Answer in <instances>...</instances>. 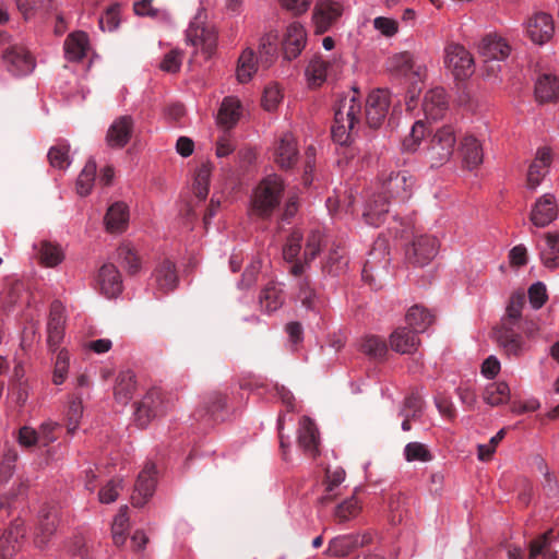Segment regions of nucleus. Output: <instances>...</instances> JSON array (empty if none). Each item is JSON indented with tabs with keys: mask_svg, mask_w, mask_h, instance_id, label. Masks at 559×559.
Returning a JSON list of instances; mask_svg holds the SVG:
<instances>
[{
	"mask_svg": "<svg viewBox=\"0 0 559 559\" xmlns=\"http://www.w3.org/2000/svg\"><path fill=\"white\" fill-rule=\"evenodd\" d=\"M257 72V59L251 49H246L238 59L237 79L240 83H247Z\"/></svg>",
	"mask_w": 559,
	"mask_h": 559,
	"instance_id": "obj_46",
	"label": "nucleus"
},
{
	"mask_svg": "<svg viewBox=\"0 0 559 559\" xmlns=\"http://www.w3.org/2000/svg\"><path fill=\"white\" fill-rule=\"evenodd\" d=\"M550 534L551 531L546 532L530 543L528 559H535L537 556H543L545 559H556V555L548 547Z\"/></svg>",
	"mask_w": 559,
	"mask_h": 559,
	"instance_id": "obj_55",
	"label": "nucleus"
},
{
	"mask_svg": "<svg viewBox=\"0 0 559 559\" xmlns=\"http://www.w3.org/2000/svg\"><path fill=\"white\" fill-rule=\"evenodd\" d=\"M343 7L332 0H319L313 8L312 22L316 33L323 34L341 17Z\"/></svg>",
	"mask_w": 559,
	"mask_h": 559,
	"instance_id": "obj_9",
	"label": "nucleus"
},
{
	"mask_svg": "<svg viewBox=\"0 0 559 559\" xmlns=\"http://www.w3.org/2000/svg\"><path fill=\"white\" fill-rule=\"evenodd\" d=\"M550 162V151L546 147L539 148L527 171L526 183L530 189L534 190L539 186L543 178L547 174Z\"/></svg>",
	"mask_w": 559,
	"mask_h": 559,
	"instance_id": "obj_26",
	"label": "nucleus"
},
{
	"mask_svg": "<svg viewBox=\"0 0 559 559\" xmlns=\"http://www.w3.org/2000/svg\"><path fill=\"white\" fill-rule=\"evenodd\" d=\"M211 173L212 165L209 162L202 163L195 171L193 192L200 201L205 200L209 194Z\"/></svg>",
	"mask_w": 559,
	"mask_h": 559,
	"instance_id": "obj_45",
	"label": "nucleus"
},
{
	"mask_svg": "<svg viewBox=\"0 0 559 559\" xmlns=\"http://www.w3.org/2000/svg\"><path fill=\"white\" fill-rule=\"evenodd\" d=\"M448 110V98L442 87H436L425 94L423 111L427 119L438 120Z\"/></svg>",
	"mask_w": 559,
	"mask_h": 559,
	"instance_id": "obj_23",
	"label": "nucleus"
},
{
	"mask_svg": "<svg viewBox=\"0 0 559 559\" xmlns=\"http://www.w3.org/2000/svg\"><path fill=\"white\" fill-rule=\"evenodd\" d=\"M3 61L13 75H26L35 68V60L23 46H10L3 50Z\"/></svg>",
	"mask_w": 559,
	"mask_h": 559,
	"instance_id": "obj_10",
	"label": "nucleus"
},
{
	"mask_svg": "<svg viewBox=\"0 0 559 559\" xmlns=\"http://www.w3.org/2000/svg\"><path fill=\"white\" fill-rule=\"evenodd\" d=\"M106 229L110 233L123 231L129 222V209L124 202L118 201L109 206L105 215Z\"/></svg>",
	"mask_w": 559,
	"mask_h": 559,
	"instance_id": "obj_31",
	"label": "nucleus"
},
{
	"mask_svg": "<svg viewBox=\"0 0 559 559\" xmlns=\"http://www.w3.org/2000/svg\"><path fill=\"white\" fill-rule=\"evenodd\" d=\"M337 68L336 61L323 60L321 56H314L307 69L306 75L311 86H320L326 78Z\"/></svg>",
	"mask_w": 559,
	"mask_h": 559,
	"instance_id": "obj_30",
	"label": "nucleus"
},
{
	"mask_svg": "<svg viewBox=\"0 0 559 559\" xmlns=\"http://www.w3.org/2000/svg\"><path fill=\"white\" fill-rule=\"evenodd\" d=\"M414 179L407 171L391 173L382 183L380 194L405 202L411 198Z\"/></svg>",
	"mask_w": 559,
	"mask_h": 559,
	"instance_id": "obj_8",
	"label": "nucleus"
},
{
	"mask_svg": "<svg viewBox=\"0 0 559 559\" xmlns=\"http://www.w3.org/2000/svg\"><path fill=\"white\" fill-rule=\"evenodd\" d=\"M406 322L415 332H424L433 322V316L421 306L415 305L406 313Z\"/></svg>",
	"mask_w": 559,
	"mask_h": 559,
	"instance_id": "obj_42",
	"label": "nucleus"
},
{
	"mask_svg": "<svg viewBox=\"0 0 559 559\" xmlns=\"http://www.w3.org/2000/svg\"><path fill=\"white\" fill-rule=\"evenodd\" d=\"M388 213V197L378 193L366 203L362 217L368 225L378 227L385 221Z\"/></svg>",
	"mask_w": 559,
	"mask_h": 559,
	"instance_id": "obj_25",
	"label": "nucleus"
},
{
	"mask_svg": "<svg viewBox=\"0 0 559 559\" xmlns=\"http://www.w3.org/2000/svg\"><path fill=\"white\" fill-rule=\"evenodd\" d=\"M361 350L371 358L382 359L386 355L388 346L383 338L374 335L365 337L360 346Z\"/></svg>",
	"mask_w": 559,
	"mask_h": 559,
	"instance_id": "obj_53",
	"label": "nucleus"
},
{
	"mask_svg": "<svg viewBox=\"0 0 559 559\" xmlns=\"http://www.w3.org/2000/svg\"><path fill=\"white\" fill-rule=\"evenodd\" d=\"M389 246L385 238L379 237L369 252L361 275L365 281H371V273L378 269H384L389 263Z\"/></svg>",
	"mask_w": 559,
	"mask_h": 559,
	"instance_id": "obj_22",
	"label": "nucleus"
},
{
	"mask_svg": "<svg viewBox=\"0 0 559 559\" xmlns=\"http://www.w3.org/2000/svg\"><path fill=\"white\" fill-rule=\"evenodd\" d=\"M99 292L108 298L117 297L122 292V280L119 270L112 263H105L97 274Z\"/></svg>",
	"mask_w": 559,
	"mask_h": 559,
	"instance_id": "obj_17",
	"label": "nucleus"
},
{
	"mask_svg": "<svg viewBox=\"0 0 559 559\" xmlns=\"http://www.w3.org/2000/svg\"><path fill=\"white\" fill-rule=\"evenodd\" d=\"M70 145L66 142L58 143L50 147L48 160L55 168L64 169L70 165L69 158Z\"/></svg>",
	"mask_w": 559,
	"mask_h": 559,
	"instance_id": "obj_54",
	"label": "nucleus"
},
{
	"mask_svg": "<svg viewBox=\"0 0 559 559\" xmlns=\"http://www.w3.org/2000/svg\"><path fill=\"white\" fill-rule=\"evenodd\" d=\"M136 389L135 374L131 370L120 371L114 388L115 400L126 405L133 396Z\"/></svg>",
	"mask_w": 559,
	"mask_h": 559,
	"instance_id": "obj_34",
	"label": "nucleus"
},
{
	"mask_svg": "<svg viewBox=\"0 0 559 559\" xmlns=\"http://www.w3.org/2000/svg\"><path fill=\"white\" fill-rule=\"evenodd\" d=\"M64 309L60 301L55 300L50 305L47 322V345L51 352L58 350L64 337Z\"/></svg>",
	"mask_w": 559,
	"mask_h": 559,
	"instance_id": "obj_13",
	"label": "nucleus"
},
{
	"mask_svg": "<svg viewBox=\"0 0 559 559\" xmlns=\"http://www.w3.org/2000/svg\"><path fill=\"white\" fill-rule=\"evenodd\" d=\"M345 479V471L341 467L335 468L334 471L326 469L325 473V495L320 498V503L325 504L331 502L336 493L334 492L335 488L342 484Z\"/></svg>",
	"mask_w": 559,
	"mask_h": 559,
	"instance_id": "obj_52",
	"label": "nucleus"
},
{
	"mask_svg": "<svg viewBox=\"0 0 559 559\" xmlns=\"http://www.w3.org/2000/svg\"><path fill=\"white\" fill-rule=\"evenodd\" d=\"M241 115V104L236 97H225L217 114V123L226 130L236 126Z\"/></svg>",
	"mask_w": 559,
	"mask_h": 559,
	"instance_id": "obj_33",
	"label": "nucleus"
},
{
	"mask_svg": "<svg viewBox=\"0 0 559 559\" xmlns=\"http://www.w3.org/2000/svg\"><path fill=\"white\" fill-rule=\"evenodd\" d=\"M134 121L131 116H120L109 126L106 133V143L111 148L124 147L132 138Z\"/></svg>",
	"mask_w": 559,
	"mask_h": 559,
	"instance_id": "obj_15",
	"label": "nucleus"
},
{
	"mask_svg": "<svg viewBox=\"0 0 559 559\" xmlns=\"http://www.w3.org/2000/svg\"><path fill=\"white\" fill-rule=\"evenodd\" d=\"M261 270V261L259 259L253 260L245 270L241 280L239 282V287L242 289H248L252 287L257 280Z\"/></svg>",
	"mask_w": 559,
	"mask_h": 559,
	"instance_id": "obj_63",
	"label": "nucleus"
},
{
	"mask_svg": "<svg viewBox=\"0 0 559 559\" xmlns=\"http://www.w3.org/2000/svg\"><path fill=\"white\" fill-rule=\"evenodd\" d=\"M302 234L299 230H294L287 238L283 248V257L286 261H295L301 250Z\"/></svg>",
	"mask_w": 559,
	"mask_h": 559,
	"instance_id": "obj_59",
	"label": "nucleus"
},
{
	"mask_svg": "<svg viewBox=\"0 0 559 559\" xmlns=\"http://www.w3.org/2000/svg\"><path fill=\"white\" fill-rule=\"evenodd\" d=\"M360 124V93L354 87L335 105L334 123L331 130L333 140L341 145L349 144L358 132Z\"/></svg>",
	"mask_w": 559,
	"mask_h": 559,
	"instance_id": "obj_1",
	"label": "nucleus"
},
{
	"mask_svg": "<svg viewBox=\"0 0 559 559\" xmlns=\"http://www.w3.org/2000/svg\"><path fill=\"white\" fill-rule=\"evenodd\" d=\"M535 96L539 103L556 102L559 98V81L550 74L542 75L535 85Z\"/></svg>",
	"mask_w": 559,
	"mask_h": 559,
	"instance_id": "obj_38",
	"label": "nucleus"
},
{
	"mask_svg": "<svg viewBox=\"0 0 559 559\" xmlns=\"http://www.w3.org/2000/svg\"><path fill=\"white\" fill-rule=\"evenodd\" d=\"M34 249L36 250V255L39 262L47 267H53L63 260V252L61 248L47 240H43L38 245H34Z\"/></svg>",
	"mask_w": 559,
	"mask_h": 559,
	"instance_id": "obj_39",
	"label": "nucleus"
},
{
	"mask_svg": "<svg viewBox=\"0 0 559 559\" xmlns=\"http://www.w3.org/2000/svg\"><path fill=\"white\" fill-rule=\"evenodd\" d=\"M558 216V206L556 202V198L546 193L538 198L536 202L533 204L530 219L536 227H546L550 223H552Z\"/></svg>",
	"mask_w": 559,
	"mask_h": 559,
	"instance_id": "obj_16",
	"label": "nucleus"
},
{
	"mask_svg": "<svg viewBox=\"0 0 559 559\" xmlns=\"http://www.w3.org/2000/svg\"><path fill=\"white\" fill-rule=\"evenodd\" d=\"M417 333L407 328H397L390 336L391 348L400 354H413L420 344Z\"/></svg>",
	"mask_w": 559,
	"mask_h": 559,
	"instance_id": "obj_28",
	"label": "nucleus"
},
{
	"mask_svg": "<svg viewBox=\"0 0 559 559\" xmlns=\"http://www.w3.org/2000/svg\"><path fill=\"white\" fill-rule=\"evenodd\" d=\"M524 305L525 294L523 292L513 293L507 306V314L502 320V324L514 326L521 319V313Z\"/></svg>",
	"mask_w": 559,
	"mask_h": 559,
	"instance_id": "obj_48",
	"label": "nucleus"
},
{
	"mask_svg": "<svg viewBox=\"0 0 559 559\" xmlns=\"http://www.w3.org/2000/svg\"><path fill=\"white\" fill-rule=\"evenodd\" d=\"M455 144V132L451 126L438 129L430 138L425 151L431 167H440L448 163L454 153Z\"/></svg>",
	"mask_w": 559,
	"mask_h": 559,
	"instance_id": "obj_3",
	"label": "nucleus"
},
{
	"mask_svg": "<svg viewBox=\"0 0 559 559\" xmlns=\"http://www.w3.org/2000/svg\"><path fill=\"white\" fill-rule=\"evenodd\" d=\"M348 265L346 250L341 246H334L329 251L322 263V272L332 276L344 273Z\"/></svg>",
	"mask_w": 559,
	"mask_h": 559,
	"instance_id": "obj_35",
	"label": "nucleus"
},
{
	"mask_svg": "<svg viewBox=\"0 0 559 559\" xmlns=\"http://www.w3.org/2000/svg\"><path fill=\"white\" fill-rule=\"evenodd\" d=\"M527 37L537 45L547 43L554 35L552 17L544 12L535 13L525 23Z\"/></svg>",
	"mask_w": 559,
	"mask_h": 559,
	"instance_id": "obj_14",
	"label": "nucleus"
},
{
	"mask_svg": "<svg viewBox=\"0 0 559 559\" xmlns=\"http://www.w3.org/2000/svg\"><path fill=\"white\" fill-rule=\"evenodd\" d=\"M299 158L296 138L290 132L283 133L274 143V160L281 169H292Z\"/></svg>",
	"mask_w": 559,
	"mask_h": 559,
	"instance_id": "obj_11",
	"label": "nucleus"
},
{
	"mask_svg": "<svg viewBox=\"0 0 559 559\" xmlns=\"http://www.w3.org/2000/svg\"><path fill=\"white\" fill-rule=\"evenodd\" d=\"M276 37L267 35L263 37L259 47L260 62L263 67L269 68L276 58Z\"/></svg>",
	"mask_w": 559,
	"mask_h": 559,
	"instance_id": "obj_57",
	"label": "nucleus"
},
{
	"mask_svg": "<svg viewBox=\"0 0 559 559\" xmlns=\"http://www.w3.org/2000/svg\"><path fill=\"white\" fill-rule=\"evenodd\" d=\"M495 338L499 346L509 356H520L523 352V342L519 333L513 330L512 325H503L497 328L493 332Z\"/></svg>",
	"mask_w": 559,
	"mask_h": 559,
	"instance_id": "obj_24",
	"label": "nucleus"
},
{
	"mask_svg": "<svg viewBox=\"0 0 559 559\" xmlns=\"http://www.w3.org/2000/svg\"><path fill=\"white\" fill-rule=\"evenodd\" d=\"M361 510L360 502L356 495L337 504L334 510V519L337 523H345L356 518Z\"/></svg>",
	"mask_w": 559,
	"mask_h": 559,
	"instance_id": "obj_49",
	"label": "nucleus"
},
{
	"mask_svg": "<svg viewBox=\"0 0 559 559\" xmlns=\"http://www.w3.org/2000/svg\"><path fill=\"white\" fill-rule=\"evenodd\" d=\"M298 444L310 456L314 457L319 453V432L316 424L308 417L300 421Z\"/></svg>",
	"mask_w": 559,
	"mask_h": 559,
	"instance_id": "obj_27",
	"label": "nucleus"
},
{
	"mask_svg": "<svg viewBox=\"0 0 559 559\" xmlns=\"http://www.w3.org/2000/svg\"><path fill=\"white\" fill-rule=\"evenodd\" d=\"M547 298L546 286L542 282H537L528 288V299L534 309L542 308Z\"/></svg>",
	"mask_w": 559,
	"mask_h": 559,
	"instance_id": "obj_64",
	"label": "nucleus"
},
{
	"mask_svg": "<svg viewBox=\"0 0 559 559\" xmlns=\"http://www.w3.org/2000/svg\"><path fill=\"white\" fill-rule=\"evenodd\" d=\"M87 49L88 36L85 32H73L64 40V55L71 62L81 61L86 56Z\"/></svg>",
	"mask_w": 559,
	"mask_h": 559,
	"instance_id": "obj_29",
	"label": "nucleus"
},
{
	"mask_svg": "<svg viewBox=\"0 0 559 559\" xmlns=\"http://www.w3.org/2000/svg\"><path fill=\"white\" fill-rule=\"evenodd\" d=\"M187 37L194 47L201 48L206 59L214 53L217 34L213 27L191 24L187 32Z\"/></svg>",
	"mask_w": 559,
	"mask_h": 559,
	"instance_id": "obj_18",
	"label": "nucleus"
},
{
	"mask_svg": "<svg viewBox=\"0 0 559 559\" xmlns=\"http://www.w3.org/2000/svg\"><path fill=\"white\" fill-rule=\"evenodd\" d=\"M438 248L437 238L428 235L417 236L406 249V259L415 266H424L436 257Z\"/></svg>",
	"mask_w": 559,
	"mask_h": 559,
	"instance_id": "obj_7",
	"label": "nucleus"
},
{
	"mask_svg": "<svg viewBox=\"0 0 559 559\" xmlns=\"http://www.w3.org/2000/svg\"><path fill=\"white\" fill-rule=\"evenodd\" d=\"M426 126L421 120L416 121L408 136L403 140V148L407 152H415L426 135Z\"/></svg>",
	"mask_w": 559,
	"mask_h": 559,
	"instance_id": "obj_58",
	"label": "nucleus"
},
{
	"mask_svg": "<svg viewBox=\"0 0 559 559\" xmlns=\"http://www.w3.org/2000/svg\"><path fill=\"white\" fill-rule=\"evenodd\" d=\"M57 527V513L50 507H44L39 515V533L36 536V543L43 546L55 533Z\"/></svg>",
	"mask_w": 559,
	"mask_h": 559,
	"instance_id": "obj_40",
	"label": "nucleus"
},
{
	"mask_svg": "<svg viewBox=\"0 0 559 559\" xmlns=\"http://www.w3.org/2000/svg\"><path fill=\"white\" fill-rule=\"evenodd\" d=\"M389 106L390 94L386 90L372 91L368 95L365 106L366 124L371 129L379 128L386 117Z\"/></svg>",
	"mask_w": 559,
	"mask_h": 559,
	"instance_id": "obj_5",
	"label": "nucleus"
},
{
	"mask_svg": "<svg viewBox=\"0 0 559 559\" xmlns=\"http://www.w3.org/2000/svg\"><path fill=\"white\" fill-rule=\"evenodd\" d=\"M478 51L484 61L504 60L510 55L511 48L502 37L488 34L479 43Z\"/></svg>",
	"mask_w": 559,
	"mask_h": 559,
	"instance_id": "obj_21",
	"label": "nucleus"
},
{
	"mask_svg": "<svg viewBox=\"0 0 559 559\" xmlns=\"http://www.w3.org/2000/svg\"><path fill=\"white\" fill-rule=\"evenodd\" d=\"M545 246L540 249V259L548 269L559 266V234L545 235Z\"/></svg>",
	"mask_w": 559,
	"mask_h": 559,
	"instance_id": "obj_41",
	"label": "nucleus"
},
{
	"mask_svg": "<svg viewBox=\"0 0 559 559\" xmlns=\"http://www.w3.org/2000/svg\"><path fill=\"white\" fill-rule=\"evenodd\" d=\"M296 300L308 311L319 312L324 307V298L316 289L308 277H300L297 282Z\"/></svg>",
	"mask_w": 559,
	"mask_h": 559,
	"instance_id": "obj_19",
	"label": "nucleus"
},
{
	"mask_svg": "<svg viewBox=\"0 0 559 559\" xmlns=\"http://www.w3.org/2000/svg\"><path fill=\"white\" fill-rule=\"evenodd\" d=\"M117 254L121 265L130 275H134L140 271L141 259L130 245H121L117 249Z\"/></svg>",
	"mask_w": 559,
	"mask_h": 559,
	"instance_id": "obj_51",
	"label": "nucleus"
},
{
	"mask_svg": "<svg viewBox=\"0 0 559 559\" xmlns=\"http://www.w3.org/2000/svg\"><path fill=\"white\" fill-rule=\"evenodd\" d=\"M358 547V535H343L330 540L328 552L331 556L344 557Z\"/></svg>",
	"mask_w": 559,
	"mask_h": 559,
	"instance_id": "obj_47",
	"label": "nucleus"
},
{
	"mask_svg": "<svg viewBox=\"0 0 559 559\" xmlns=\"http://www.w3.org/2000/svg\"><path fill=\"white\" fill-rule=\"evenodd\" d=\"M444 64L456 79H464L473 73L474 60L462 45L451 43L444 50Z\"/></svg>",
	"mask_w": 559,
	"mask_h": 559,
	"instance_id": "obj_6",
	"label": "nucleus"
},
{
	"mask_svg": "<svg viewBox=\"0 0 559 559\" xmlns=\"http://www.w3.org/2000/svg\"><path fill=\"white\" fill-rule=\"evenodd\" d=\"M322 240L323 235L319 230H311L309 233L304 251V259L306 260V263H310L319 254Z\"/></svg>",
	"mask_w": 559,
	"mask_h": 559,
	"instance_id": "obj_60",
	"label": "nucleus"
},
{
	"mask_svg": "<svg viewBox=\"0 0 559 559\" xmlns=\"http://www.w3.org/2000/svg\"><path fill=\"white\" fill-rule=\"evenodd\" d=\"M157 288L163 293H168L176 288L178 276L175 263L169 260H164L156 267L154 273Z\"/></svg>",
	"mask_w": 559,
	"mask_h": 559,
	"instance_id": "obj_36",
	"label": "nucleus"
},
{
	"mask_svg": "<svg viewBox=\"0 0 559 559\" xmlns=\"http://www.w3.org/2000/svg\"><path fill=\"white\" fill-rule=\"evenodd\" d=\"M225 404L226 397L222 393H211L204 402L203 408L200 411L204 413L200 416L209 415L214 420L221 419L219 412L224 409Z\"/></svg>",
	"mask_w": 559,
	"mask_h": 559,
	"instance_id": "obj_56",
	"label": "nucleus"
},
{
	"mask_svg": "<svg viewBox=\"0 0 559 559\" xmlns=\"http://www.w3.org/2000/svg\"><path fill=\"white\" fill-rule=\"evenodd\" d=\"M69 353L66 349L59 350L55 361L53 368V383L61 384L66 380L68 369H69Z\"/></svg>",
	"mask_w": 559,
	"mask_h": 559,
	"instance_id": "obj_62",
	"label": "nucleus"
},
{
	"mask_svg": "<svg viewBox=\"0 0 559 559\" xmlns=\"http://www.w3.org/2000/svg\"><path fill=\"white\" fill-rule=\"evenodd\" d=\"M306 32L301 24L292 23L287 29L283 40L284 58L288 61L297 58L306 46Z\"/></svg>",
	"mask_w": 559,
	"mask_h": 559,
	"instance_id": "obj_20",
	"label": "nucleus"
},
{
	"mask_svg": "<svg viewBox=\"0 0 559 559\" xmlns=\"http://www.w3.org/2000/svg\"><path fill=\"white\" fill-rule=\"evenodd\" d=\"M510 397V389L506 382H495L486 386L484 400L491 406L506 403Z\"/></svg>",
	"mask_w": 559,
	"mask_h": 559,
	"instance_id": "obj_50",
	"label": "nucleus"
},
{
	"mask_svg": "<svg viewBox=\"0 0 559 559\" xmlns=\"http://www.w3.org/2000/svg\"><path fill=\"white\" fill-rule=\"evenodd\" d=\"M156 486V466L153 463H146L140 472L132 495L134 507H143L153 496Z\"/></svg>",
	"mask_w": 559,
	"mask_h": 559,
	"instance_id": "obj_12",
	"label": "nucleus"
},
{
	"mask_svg": "<svg viewBox=\"0 0 559 559\" xmlns=\"http://www.w3.org/2000/svg\"><path fill=\"white\" fill-rule=\"evenodd\" d=\"M259 302L265 312H274L284 304V292L282 285L274 281L269 282L259 296Z\"/></svg>",
	"mask_w": 559,
	"mask_h": 559,
	"instance_id": "obj_32",
	"label": "nucleus"
},
{
	"mask_svg": "<svg viewBox=\"0 0 559 559\" xmlns=\"http://www.w3.org/2000/svg\"><path fill=\"white\" fill-rule=\"evenodd\" d=\"M284 191V183L280 176L270 175L254 189L250 214L262 219L272 216L278 207Z\"/></svg>",
	"mask_w": 559,
	"mask_h": 559,
	"instance_id": "obj_2",
	"label": "nucleus"
},
{
	"mask_svg": "<svg viewBox=\"0 0 559 559\" xmlns=\"http://www.w3.org/2000/svg\"><path fill=\"white\" fill-rule=\"evenodd\" d=\"M168 409V402L160 389L152 388L140 402L136 403L134 417L138 426L146 427L148 423L164 415Z\"/></svg>",
	"mask_w": 559,
	"mask_h": 559,
	"instance_id": "obj_4",
	"label": "nucleus"
},
{
	"mask_svg": "<svg viewBox=\"0 0 559 559\" xmlns=\"http://www.w3.org/2000/svg\"><path fill=\"white\" fill-rule=\"evenodd\" d=\"M395 68L404 73L409 74L412 78H418L419 81L424 80L426 69L421 66H416L413 56L407 52H401L393 59Z\"/></svg>",
	"mask_w": 559,
	"mask_h": 559,
	"instance_id": "obj_43",
	"label": "nucleus"
},
{
	"mask_svg": "<svg viewBox=\"0 0 559 559\" xmlns=\"http://www.w3.org/2000/svg\"><path fill=\"white\" fill-rule=\"evenodd\" d=\"M460 151L466 168L474 169L481 164L483 148L477 139L473 135L464 136Z\"/></svg>",
	"mask_w": 559,
	"mask_h": 559,
	"instance_id": "obj_37",
	"label": "nucleus"
},
{
	"mask_svg": "<svg viewBox=\"0 0 559 559\" xmlns=\"http://www.w3.org/2000/svg\"><path fill=\"white\" fill-rule=\"evenodd\" d=\"M96 162L93 158H90L80 173L76 181V190L80 195L85 197L91 193L96 178Z\"/></svg>",
	"mask_w": 559,
	"mask_h": 559,
	"instance_id": "obj_44",
	"label": "nucleus"
},
{
	"mask_svg": "<svg viewBox=\"0 0 559 559\" xmlns=\"http://www.w3.org/2000/svg\"><path fill=\"white\" fill-rule=\"evenodd\" d=\"M404 455L406 461L413 462V461H421V462H428L432 459L431 453L426 448L425 444L419 442H409L406 444L404 449Z\"/></svg>",
	"mask_w": 559,
	"mask_h": 559,
	"instance_id": "obj_61",
	"label": "nucleus"
}]
</instances>
